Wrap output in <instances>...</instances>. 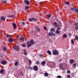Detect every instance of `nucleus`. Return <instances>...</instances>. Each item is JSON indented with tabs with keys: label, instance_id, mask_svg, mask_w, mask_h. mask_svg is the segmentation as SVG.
Masks as SVG:
<instances>
[{
	"label": "nucleus",
	"instance_id": "nucleus-39",
	"mask_svg": "<svg viewBox=\"0 0 78 78\" xmlns=\"http://www.w3.org/2000/svg\"><path fill=\"white\" fill-rule=\"evenodd\" d=\"M71 42L72 44H74V42H73V39L71 40Z\"/></svg>",
	"mask_w": 78,
	"mask_h": 78
},
{
	"label": "nucleus",
	"instance_id": "nucleus-56",
	"mask_svg": "<svg viewBox=\"0 0 78 78\" xmlns=\"http://www.w3.org/2000/svg\"><path fill=\"white\" fill-rule=\"evenodd\" d=\"M57 29H58L57 30H60V28H58Z\"/></svg>",
	"mask_w": 78,
	"mask_h": 78
},
{
	"label": "nucleus",
	"instance_id": "nucleus-33",
	"mask_svg": "<svg viewBox=\"0 0 78 78\" xmlns=\"http://www.w3.org/2000/svg\"><path fill=\"white\" fill-rule=\"evenodd\" d=\"M21 25L23 26H24L25 25V23L24 22H22L21 23Z\"/></svg>",
	"mask_w": 78,
	"mask_h": 78
},
{
	"label": "nucleus",
	"instance_id": "nucleus-36",
	"mask_svg": "<svg viewBox=\"0 0 78 78\" xmlns=\"http://www.w3.org/2000/svg\"><path fill=\"white\" fill-rule=\"evenodd\" d=\"M25 8L26 9H28V8H29V6H26Z\"/></svg>",
	"mask_w": 78,
	"mask_h": 78
},
{
	"label": "nucleus",
	"instance_id": "nucleus-40",
	"mask_svg": "<svg viewBox=\"0 0 78 78\" xmlns=\"http://www.w3.org/2000/svg\"><path fill=\"white\" fill-rule=\"evenodd\" d=\"M75 28L76 30H78V26H75Z\"/></svg>",
	"mask_w": 78,
	"mask_h": 78
},
{
	"label": "nucleus",
	"instance_id": "nucleus-37",
	"mask_svg": "<svg viewBox=\"0 0 78 78\" xmlns=\"http://www.w3.org/2000/svg\"><path fill=\"white\" fill-rule=\"evenodd\" d=\"M5 37H7V38H8L9 37V34H7L5 36Z\"/></svg>",
	"mask_w": 78,
	"mask_h": 78
},
{
	"label": "nucleus",
	"instance_id": "nucleus-38",
	"mask_svg": "<svg viewBox=\"0 0 78 78\" xmlns=\"http://www.w3.org/2000/svg\"><path fill=\"white\" fill-rule=\"evenodd\" d=\"M67 73L68 74H69V73H70V70H68L67 71Z\"/></svg>",
	"mask_w": 78,
	"mask_h": 78
},
{
	"label": "nucleus",
	"instance_id": "nucleus-18",
	"mask_svg": "<svg viewBox=\"0 0 78 78\" xmlns=\"http://www.w3.org/2000/svg\"><path fill=\"white\" fill-rule=\"evenodd\" d=\"M59 68L63 70L64 69V67H62V64H60L59 66Z\"/></svg>",
	"mask_w": 78,
	"mask_h": 78
},
{
	"label": "nucleus",
	"instance_id": "nucleus-3",
	"mask_svg": "<svg viewBox=\"0 0 78 78\" xmlns=\"http://www.w3.org/2000/svg\"><path fill=\"white\" fill-rule=\"evenodd\" d=\"M1 63L2 65H6L8 63V62L6 60H3L1 62Z\"/></svg>",
	"mask_w": 78,
	"mask_h": 78
},
{
	"label": "nucleus",
	"instance_id": "nucleus-14",
	"mask_svg": "<svg viewBox=\"0 0 78 78\" xmlns=\"http://www.w3.org/2000/svg\"><path fill=\"white\" fill-rule=\"evenodd\" d=\"M9 42H13V39L11 38H9Z\"/></svg>",
	"mask_w": 78,
	"mask_h": 78
},
{
	"label": "nucleus",
	"instance_id": "nucleus-53",
	"mask_svg": "<svg viewBox=\"0 0 78 78\" xmlns=\"http://www.w3.org/2000/svg\"><path fill=\"white\" fill-rule=\"evenodd\" d=\"M42 3H42V2H40V5H42Z\"/></svg>",
	"mask_w": 78,
	"mask_h": 78
},
{
	"label": "nucleus",
	"instance_id": "nucleus-15",
	"mask_svg": "<svg viewBox=\"0 0 78 78\" xmlns=\"http://www.w3.org/2000/svg\"><path fill=\"white\" fill-rule=\"evenodd\" d=\"M23 51H24V55L25 56H27V51H26V50L24 49L23 50Z\"/></svg>",
	"mask_w": 78,
	"mask_h": 78
},
{
	"label": "nucleus",
	"instance_id": "nucleus-32",
	"mask_svg": "<svg viewBox=\"0 0 78 78\" xmlns=\"http://www.w3.org/2000/svg\"><path fill=\"white\" fill-rule=\"evenodd\" d=\"M58 25V23L56 22H55L53 23V25Z\"/></svg>",
	"mask_w": 78,
	"mask_h": 78
},
{
	"label": "nucleus",
	"instance_id": "nucleus-34",
	"mask_svg": "<svg viewBox=\"0 0 78 78\" xmlns=\"http://www.w3.org/2000/svg\"><path fill=\"white\" fill-rule=\"evenodd\" d=\"M74 25H75V26H77V25H78V23H77V22L75 23Z\"/></svg>",
	"mask_w": 78,
	"mask_h": 78
},
{
	"label": "nucleus",
	"instance_id": "nucleus-26",
	"mask_svg": "<svg viewBox=\"0 0 78 78\" xmlns=\"http://www.w3.org/2000/svg\"><path fill=\"white\" fill-rule=\"evenodd\" d=\"M44 76H48V73L46 72L44 74Z\"/></svg>",
	"mask_w": 78,
	"mask_h": 78
},
{
	"label": "nucleus",
	"instance_id": "nucleus-23",
	"mask_svg": "<svg viewBox=\"0 0 78 78\" xmlns=\"http://www.w3.org/2000/svg\"><path fill=\"white\" fill-rule=\"evenodd\" d=\"M33 20V18H29L28 19V21H29V22H32Z\"/></svg>",
	"mask_w": 78,
	"mask_h": 78
},
{
	"label": "nucleus",
	"instance_id": "nucleus-41",
	"mask_svg": "<svg viewBox=\"0 0 78 78\" xmlns=\"http://www.w3.org/2000/svg\"><path fill=\"white\" fill-rule=\"evenodd\" d=\"M57 78H62V76H61L59 75L57 76Z\"/></svg>",
	"mask_w": 78,
	"mask_h": 78
},
{
	"label": "nucleus",
	"instance_id": "nucleus-55",
	"mask_svg": "<svg viewBox=\"0 0 78 78\" xmlns=\"http://www.w3.org/2000/svg\"><path fill=\"white\" fill-rule=\"evenodd\" d=\"M21 74L22 75H23V72H21Z\"/></svg>",
	"mask_w": 78,
	"mask_h": 78
},
{
	"label": "nucleus",
	"instance_id": "nucleus-7",
	"mask_svg": "<svg viewBox=\"0 0 78 78\" xmlns=\"http://www.w3.org/2000/svg\"><path fill=\"white\" fill-rule=\"evenodd\" d=\"M30 43L29 41H28L27 43V47L28 48H29V47H31V44H30Z\"/></svg>",
	"mask_w": 78,
	"mask_h": 78
},
{
	"label": "nucleus",
	"instance_id": "nucleus-6",
	"mask_svg": "<svg viewBox=\"0 0 78 78\" xmlns=\"http://www.w3.org/2000/svg\"><path fill=\"white\" fill-rule=\"evenodd\" d=\"M12 25L14 30L16 29V28H17V25L16 24V23H13Z\"/></svg>",
	"mask_w": 78,
	"mask_h": 78
},
{
	"label": "nucleus",
	"instance_id": "nucleus-8",
	"mask_svg": "<svg viewBox=\"0 0 78 78\" xmlns=\"http://www.w3.org/2000/svg\"><path fill=\"white\" fill-rule=\"evenodd\" d=\"M38 69V67L37 66H35L34 67L33 70H35V71H37V70Z\"/></svg>",
	"mask_w": 78,
	"mask_h": 78
},
{
	"label": "nucleus",
	"instance_id": "nucleus-11",
	"mask_svg": "<svg viewBox=\"0 0 78 78\" xmlns=\"http://www.w3.org/2000/svg\"><path fill=\"white\" fill-rule=\"evenodd\" d=\"M25 40V39H24V37H20V41H22V42H24V41Z\"/></svg>",
	"mask_w": 78,
	"mask_h": 78
},
{
	"label": "nucleus",
	"instance_id": "nucleus-24",
	"mask_svg": "<svg viewBox=\"0 0 78 78\" xmlns=\"http://www.w3.org/2000/svg\"><path fill=\"white\" fill-rule=\"evenodd\" d=\"M28 69H29V70H32V67H31L30 66H28Z\"/></svg>",
	"mask_w": 78,
	"mask_h": 78
},
{
	"label": "nucleus",
	"instance_id": "nucleus-29",
	"mask_svg": "<svg viewBox=\"0 0 78 78\" xmlns=\"http://www.w3.org/2000/svg\"><path fill=\"white\" fill-rule=\"evenodd\" d=\"M65 3L66 5H69V3L67 1H66L65 2Z\"/></svg>",
	"mask_w": 78,
	"mask_h": 78
},
{
	"label": "nucleus",
	"instance_id": "nucleus-44",
	"mask_svg": "<svg viewBox=\"0 0 78 78\" xmlns=\"http://www.w3.org/2000/svg\"><path fill=\"white\" fill-rule=\"evenodd\" d=\"M36 64H39V61H37L36 62Z\"/></svg>",
	"mask_w": 78,
	"mask_h": 78
},
{
	"label": "nucleus",
	"instance_id": "nucleus-49",
	"mask_svg": "<svg viewBox=\"0 0 78 78\" xmlns=\"http://www.w3.org/2000/svg\"><path fill=\"white\" fill-rule=\"evenodd\" d=\"M76 66V63H74L73 64V66H74V67H75Z\"/></svg>",
	"mask_w": 78,
	"mask_h": 78
},
{
	"label": "nucleus",
	"instance_id": "nucleus-25",
	"mask_svg": "<svg viewBox=\"0 0 78 78\" xmlns=\"http://www.w3.org/2000/svg\"><path fill=\"white\" fill-rule=\"evenodd\" d=\"M47 53L49 54V55H51V52L50 50L48 51L47 52Z\"/></svg>",
	"mask_w": 78,
	"mask_h": 78
},
{
	"label": "nucleus",
	"instance_id": "nucleus-4",
	"mask_svg": "<svg viewBox=\"0 0 78 78\" xmlns=\"http://www.w3.org/2000/svg\"><path fill=\"white\" fill-rule=\"evenodd\" d=\"M24 3H25V5H30V2L28 0H24Z\"/></svg>",
	"mask_w": 78,
	"mask_h": 78
},
{
	"label": "nucleus",
	"instance_id": "nucleus-17",
	"mask_svg": "<svg viewBox=\"0 0 78 78\" xmlns=\"http://www.w3.org/2000/svg\"><path fill=\"white\" fill-rule=\"evenodd\" d=\"M71 11H73V12H75V8H73L71 7L70 8Z\"/></svg>",
	"mask_w": 78,
	"mask_h": 78
},
{
	"label": "nucleus",
	"instance_id": "nucleus-5",
	"mask_svg": "<svg viewBox=\"0 0 78 78\" xmlns=\"http://www.w3.org/2000/svg\"><path fill=\"white\" fill-rule=\"evenodd\" d=\"M48 34L49 36H51L52 35H53V36H55V34H54V33L50 32L48 33Z\"/></svg>",
	"mask_w": 78,
	"mask_h": 78
},
{
	"label": "nucleus",
	"instance_id": "nucleus-54",
	"mask_svg": "<svg viewBox=\"0 0 78 78\" xmlns=\"http://www.w3.org/2000/svg\"><path fill=\"white\" fill-rule=\"evenodd\" d=\"M69 35L70 36H72V34H69Z\"/></svg>",
	"mask_w": 78,
	"mask_h": 78
},
{
	"label": "nucleus",
	"instance_id": "nucleus-58",
	"mask_svg": "<svg viewBox=\"0 0 78 78\" xmlns=\"http://www.w3.org/2000/svg\"><path fill=\"white\" fill-rule=\"evenodd\" d=\"M15 41H16V40L15 39L13 40L14 42H15Z\"/></svg>",
	"mask_w": 78,
	"mask_h": 78
},
{
	"label": "nucleus",
	"instance_id": "nucleus-27",
	"mask_svg": "<svg viewBox=\"0 0 78 78\" xmlns=\"http://www.w3.org/2000/svg\"><path fill=\"white\" fill-rule=\"evenodd\" d=\"M60 31L59 30H57L55 32V33H56V34H59V33Z\"/></svg>",
	"mask_w": 78,
	"mask_h": 78
},
{
	"label": "nucleus",
	"instance_id": "nucleus-28",
	"mask_svg": "<svg viewBox=\"0 0 78 78\" xmlns=\"http://www.w3.org/2000/svg\"><path fill=\"white\" fill-rule=\"evenodd\" d=\"M45 61H43L41 62V65H45Z\"/></svg>",
	"mask_w": 78,
	"mask_h": 78
},
{
	"label": "nucleus",
	"instance_id": "nucleus-16",
	"mask_svg": "<svg viewBox=\"0 0 78 78\" xmlns=\"http://www.w3.org/2000/svg\"><path fill=\"white\" fill-rule=\"evenodd\" d=\"M51 14H48V15L47 19L48 20H49L50 19V18L51 17Z\"/></svg>",
	"mask_w": 78,
	"mask_h": 78
},
{
	"label": "nucleus",
	"instance_id": "nucleus-12",
	"mask_svg": "<svg viewBox=\"0 0 78 78\" xmlns=\"http://www.w3.org/2000/svg\"><path fill=\"white\" fill-rule=\"evenodd\" d=\"M5 19H6V18H5V17L4 16H2L0 18V20H3V21H5Z\"/></svg>",
	"mask_w": 78,
	"mask_h": 78
},
{
	"label": "nucleus",
	"instance_id": "nucleus-43",
	"mask_svg": "<svg viewBox=\"0 0 78 78\" xmlns=\"http://www.w3.org/2000/svg\"><path fill=\"white\" fill-rule=\"evenodd\" d=\"M8 17H14V16H9Z\"/></svg>",
	"mask_w": 78,
	"mask_h": 78
},
{
	"label": "nucleus",
	"instance_id": "nucleus-47",
	"mask_svg": "<svg viewBox=\"0 0 78 78\" xmlns=\"http://www.w3.org/2000/svg\"><path fill=\"white\" fill-rule=\"evenodd\" d=\"M17 39H19V37H20V36H19V35H17Z\"/></svg>",
	"mask_w": 78,
	"mask_h": 78
},
{
	"label": "nucleus",
	"instance_id": "nucleus-42",
	"mask_svg": "<svg viewBox=\"0 0 78 78\" xmlns=\"http://www.w3.org/2000/svg\"><path fill=\"white\" fill-rule=\"evenodd\" d=\"M22 47H26V45L25 44H23L22 45Z\"/></svg>",
	"mask_w": 78,
	"mask_h": 78
},
{
	"label": "nucleus",
	"instance_id": "nucleus-19",
	"mask_svg": "<svg viewBox=\"0 0 78 78\" xmlns=\"http://www.w3.org/2000/svg\"><path fill=\"white\" fill-rule=\"evenodd\" d=\"M3 73H4V70L3 69H1V70H0V73L2 74Z\"/></svg>",
	"mask_w": 78,
	"mask_h": 78
},
{
	"label": "nucleus",
	"instance_id": "nucleus-9",
	"mask_svg": "<svg viewBox=\"0 0 78 78\" xmlns=\"http://www.w3.org/2000/svg\"><path fill=\"white\" fill-rule=\"evenodd\" d=\"M75 62V60L73 59H71L69 60V62L71 64H73V63H74Z\"/></svg>",
	"mask_w": 78,
	"mask_h": 78
},
{
	"label": "nucleus",
	"instance_id": "nucleus-31",
	"mask_svg": "<svg viewBox=\"0 0 78 78\" xmlns=\"http://www.w3.org/2000/svg\"><path fill=\"white\" fill-rule=\"evenodd\" d=\"M17 65H18V62H16L15 63V66H17Z\"/></svg>",
	"mask_w": 78,
	"mask_h": 78
},
{
	"label": "nucleus",
	"instance_id": "nucleus-1",
	"mask_svg": "<svg viewBox=\"0 0 78 78\" xmlns=\"http://www.w3.org/2000/svg\"><path fill=\"white\" fill-rule=\"evenodd\" d=\"M52 53L54 55H58L59 54V52L56 50H54L52 51Z\"/></svg>",
	"mask_w": 78,
	"mask_h": 78
},
{
	"label": "nucleus",
	"instance_id": "nucleus-2",
	"mask_svg": "<svg viewBox=\"0 0 78 78\" xmlns=\"http://www.w3.org/2000/svg\"><path fill=\"white\" fill-rule=\"evenodd\" d=\"M13 48L16 51H19V47L18 46H16L14 47Z\"/></svg>",
	"mask_w": 78,
	"mask_h": 78
},
{
	"label": "nucleus",
	"instance_id": "nucleus-57",
	"mask_svg": "<svg viewBox=\"0 0 78 78\" xmlns=\"http://www.w3.org/2000/svg\"><path fill=\"white\" fill-rule=\"evenodd\" d=\"M2 34V32L0 31V34Z\"/></svg>",
	"mask_w": 78,
	"mask_h": 78
},
{
	"label": "nucleus",
	"instance_id": "nucleus-52",
	"mask_svg": "<svg viewBox=\"0 0 78 78\" xmlns=\"http://www.w3.org/2000/svg\"><path fill=\"white\" fill-rule=\"evenodd\" d=\"M72 22V20H70L69 21V23H70V22Z\"/></svg>",
	"mask_w": 78,
	"mask_h": 78
},
{
	"label": "nucleus",
	"instance_id": "nucleus-13",
	"mask_svg": "<svg viewBox=\"0 0 78 78\" xmlns=\"http://www.w3.org/2000/svg\"><path fill=\"white\" fill-rule=\"evenodd\" d=\"M30 44H32V45H33V44H34V41L33 39L31 40L30 41Z\"/></svg>",
	"mask_w": 78,
	"mask_h": 78
},
{
	"label": "nucleus",
	"instance_id": "nucleus-20",
	"mask_svg": "<svg viewBox=\"0 0 78 78\" xmlns=\"http://www.w3.org/2000/svg\"><path fill=\"white\" fill-rule=\"evenodd\" d=\"M67 37V34H64L63 35V38H66Z\"/></svg>",
	"mask_w": 78,
	"mask_h": 78
},
{
	"label": "nucleus",
	"instance_id": "nucleus-51",
	"mask_svg": "<svg viewBox=\"0 0 78 78\" xmlns=\"http://www.w3.org/2000/svg\"><path fill=\"white\" fill-rule=\"evenodd\" d=\"M29 63L30 64H31V60H30L29 61Z\"/></svg>",
	"mask_w": 78,
	"mask_h": 78
},
{
	"label": "nucleus",
	"instance_id": "nucleus-59",
	"mask_svg": "<svg viewBox=\"0 0 78 78\" xmlns=\"http://www.w3.org/2000/svg\"><path fill=\"white\" fill-rule=\"evenodd\" d=\"M59 61H60V62H61V60H59Z\"/></svg>",
	"mask_w": 78,
	"mask_h": 78
},
{
	"label": "nucleus",
	"instance_id": "nucleus-10",
	"mask_svg": "<svg viewBox=\"0 0 78 78\" xmlns=\"http://www.w3.org/2000/svg\"><path fill=\"white\" fill-rule=\"evenodd\" d=\"M35 28L37 33H39V32H40V29H39L37 27H36Z\"/></svg>",
	"mask_w": 78,
	"mask_h": 78
},
{
	"label": "nucleus",
	"instance_id": "nucleus-21",
	"mask_svg": "<svg viewBox=\"0 0 78 78\" xmlns=\"http://www.w3.org/2000/svg\"><path fill=\"white\" fill-rule=\"evenodd\" d=\"M50 31L52 32H54L55 31V28H52L51 29Z\"/></svg>",
	"mask_w": 78,
	"mask_h": 78
},
{
	"label": "nucleus",
	"instance_id": "nucleus-46",
	"mask_svg": "<svg viewBox=\"0 0 78 78\" xmlns=\"http://www.w3.org/2000/svg\"><path fill=\"white\" fill-rule=\"evenodd\" d=\"M44 30H47V27L44 26Z\"/></svg>",
	"mask_w": 78,
	"mask_h": 78
},
{
	"label": "nucleus",
	"instance_id": "nucleus-22",
	"mask_svg": "<svg viewBox=\"0 0 78 78\" xmlns=\"http://www.w3.org/2000/svg\"><path fill=\"white\" fill-rule=\"evenodd\" d=\"M1 2H2V3H3L4 4H5L6 3H7V1H6V0H3V1L2 0L1 1Z\"/></svg>",
	"mask_w": 78,
	"mask_h": 78
},
{
	"label": "nucleus",
	"instance_id": "nucleus-48",
	"mask_svg": "<svg viewBox=\"0 0 78 78\" xmlns=\"http://www.w3.org/2000/svg\"><path fill=\"white\" fill-rule=\"evenodd\" d=\"M40 57H41V58H42V57H43V56H44L43 55L41 54V55H40Z\"/></svg>",
	"mask_w": 78,
	"mask_h": 78
},
{
	"label": "nucleus",
	"instance_id": "nucleus-35",
	"mask_svg": "<svg viewBox=\"0 0 78 78\" xmlns=\"http://www.w3.org/2000/svg\"><path fill=\"white\" fill-rule=\"evenodd\" d=\"M33 20H34V22H37V20L33 18Z\"/></svg>",
	"mask_w": 78,
	"mask_h": 78
},
{
	"label": "nucleus",
	"instance_id": "nucleus-50",
	"mask_svg": "<svg viewBox=\"0 0 78 78\" xmlns=\"http://www.w3.org/2000/svg\"><path fill=\"white\" fill-rule=\"evenodd\" d=\"M67 76L69 78H70V76L69 75H68Z\"/></svg>",
	"mask_w": 78,
	"mask_h": 78
},
{
	"label": "nucleus",
	"instance_id": "nucleus-45",
	"mask_svg": "<svg viewBox=\"0 0 78 78\" xmlns=\"http://www.w3.org/2000/svg\"><path fill=\"white\" fill-rule=\"evenodd\" d=\"M75 11H76L77 12H78V9H75Z\"/></svg>",
	"mask_w": 78,
	"mask_h": 78
},
{
	"label": "nucleus",
	"instance_id": "nucleus-30",
	"mask_svg": "<svg viewBox=\"0 0 78 78\" xmlns=\"http://www.w3.org/2000/svg\"><path fill=\"white\" fill-rule=\"evenodd\" d=\"M3 49L5 50V51H6L7 50V48L5 47H3Z\"/></svg>",
	"mask_w": 78,
	"mask_h": 78
}]
</instances>
